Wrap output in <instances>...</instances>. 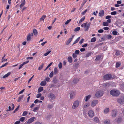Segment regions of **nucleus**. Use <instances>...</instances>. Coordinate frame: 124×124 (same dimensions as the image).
<instances>
[{"label":"nucleus","instance_id":"a18cd8bd","mask_svg":"<svg viewBox=\"0 0 124 124\" xmlns=\"http://www.w3.org/2000/svg\"><path fill=\"white\" fill-rule=\"evenodd\" d=\"M25 118L24 117H22L20 118L19 120L21 122H23Z\"/></svg>","mask_w":124,"mask_h":124},{"label":"nucleus","instance_id":"69168bd1","mask_svg":"<svg viewBox=\"0 0 124 124\" xmlns=\"http://www.w3.org/2000/svg\"><path fill=\"white\" fill-rule=\"evenodd\" d=\"M72 56L74 58H75L77 57V55H76V54L75 53H73V54Z\"/></svg>","mask_w":124,"mask_h":124},{"label":"nucleus","instance_id":"2f4dec72","mask_svg":"<svg viewBox=\"0 0 124 124\" xmlns=\"http://www.w3.org/2000/svg\"><path fill=\"white\" fill-rule=\"evenodd\" d=\"M102 25L104 26H108V24L106 22H104L103 23Z\"/></svg>","mask_w":124,"mask_h":124},{"label":"nucleus","instance_id":"6e6552de","mask_svg":"<svg viewBox=\"0 0 124 124\" xmlns=\"http://www.w3.org/2000/svg\"><path fill=\"white\" fill-rule=\"evenodd\" d=\"M55 95L52 93H50L48 95V97L51 100H53L55 98Z\"/></svg>","mask_w":124,"mask_h":124},{"label":"nucleus","instance_id":"39448f33","mask_svg":"<svg viewBox=\"0 0 124 124\" xmlns=\"http://www.w3.org/2000/svg\"><path fill=\"white\" fill-rule=\"evenodd\" d=\"M117 102L119 103L123 104L124 102V96H122L117 99Z\"/></svg>","mask_w":124,"mask_h":124},{"label":"nucleus","instance_id":"bb28decb","mask_svg":"<svg viewBox=\"0 0 124 124\" xmlns=\"http://www.w3.org/2000/svg\"><path fill=\"white\" fill-rule=\"evenodd\" d=\"M11 74L10 72H9L7 73V74L5 75L4 76H3V78L7 77Z\"/></svg>","mask_w":124,"mask_h":124},{"label":"nucleus","instance_id":"72a5a7b5","mask_svg":"<svg viewBox=\"0 0 124 124\" xmlns=\"http://www.w3.org/2000/svg\"><path fill=\"white\" fill-rule=\"evenodd\" d=\"M86 0H84L82 4V6L80 7L79 9H81L82 8L83 6L85 4L86 2Z\"/></svg>","mask_w":124,"mask_h":124},{"label":"nucleus","instance_id":"cd10ccee","mask_svg":"<svg viewBox=\"0 0 124 124\" xmlns=\"http://www.w3.org/2000/svg\"><path fill=\"white\" fill-rule=\"evenodd\" d=\"M54 73L55 74H57L58 72V71L57 68L56 67L54 68Z\"/></svg>","mask_w":124,"mask_h":124},{"label":"nucleus","instance_id":"6e6d98bb","mask_svg":"<svg viewBox=\"0 0 124 124\" xmlns=\"http://www.w3.org/2000/svg\"><path fill=\"white\" fill-rule=\"evenodd\" d=\"M91 54V53H88L87 54H86V57H89L90 55Z\"/></svg>","mask_w":124,"mask_h":124},{"label":"nucleus","instance_id":"1a4fd4ad","mask_svg":"<svg viewBox=\"0 0 124 124\" xmlns=\"http://www.w3.org/2000/svg\"><path fill=\"white\" fill-rule=\"evenodd\" d=\"M33 33H29L27 37V40L28 41H30L31 39V36H33Z\"/></svg>","mask_w":124,"mask_h":124},{"label":"nucleus","instance_id":"c03bdc74","mask_svg":"<svg viewBox=\"0 0 124 124\" xmlns=\"http://www.w3.org/2000/svg\"><path fill=\"white\" fill-rule=\"evenodd\" d=\"M117 14V12L116 11H113L111 13V14L112 15H115Z\"/></svg>","mask_w":124,"mask_h":124},{"label":"nucleus","instance_id":"de8ad7c7","mask_svg":"<svg viewBox=\"0 0 124 124\" xmlns=\"http://www.w3.org/2000/svg\"><path fill=\"white\" fill-rule=\"evenodd\" d=\"M50 52H51V51L50 50L47 53H46L44 54V56H46L48 54H49L50 53Z\"/></svg>","mask_w":124,"mask_h":124},{"label":"nucleus","instance_id":"338daca9","mask_svg":"<svg viewBox=\"0 0 124 124\" xmlns=\"http://www.w3.org/2000/svg\"><path fill=\"white\" fill-rule=\"evenodd\" d=\"M53 107V106L52 105H49L48 106V107L49 108H52Z\"/></svg>","mask_w":124,"mask_h":124},{"label":"nucleus","instance_id":"4be33fe9","mask_svg":"<svg viewBox=\"0 0 124 124\" xmlns=\"http://www.w3.org/2000/svg\"><path fill=\"white\" fill-rule=\"evenodd\" d=\"M91 97V95H89L86 96L85 98V101L86 102L88 100L90 99Z\"/></svg>","mask_w":124,"mask_h":124},{"label":"nucleus","instance_id":"0eeeda50","mask_svg":"<svg viewBox=\"0 0 124 124\" xmlns=\"http://www.w3.org/2000/svg\"><path fill=\"white\" fill-rule=\"evenodd\" d=\"M94 113L93 111L92 110L89 111L88 112V115L91 118H92L94 115Z\"/></svg>","mask_w":124,"mask_h":124},{"label":"nucleus","instance_id":"7c9ffc66","mask_svg":"<svg viewBox=\"0 0 124 124\" xmlns=\"http://www.w3.org/2000/svg\"><path fill=\"white\" fill-rule=\"evenodd\" d=\"M68 60L70 63H71L72 62V58L71 57H69L68 58Z\"/></svg>","mask_w":124,"mask_h":124},{"label":"nucleus","instance_id":"f8f14e48","mask_svg":"<svg viewBox=\"0 0 124 124\" xmlns=\"http://www.w3.org/2000/svg\"><path fill=\"white\" fill-rule=\"evenodd\" d=\"M117 111L116 110H113L112 111V116L113 117H115L116 116L117 113Z\"/></svg>","mask_w":124,"mask_h":124},{"label":"nucleus","instance_id":"f704fd0d","mask_svg":"<svg viewBox=\"0 0 124 124\" xmlns=\"http://www.w3.org/2000/svg\"><path fill=\"white\" fill-rule=\"evenodd\" d=\"M121 52L119 51L116 50V52L115 54V55L116 56H118L120 54Z\"/></svg>","mask_w":124,"mask_h":124},{"label":"nucleus","instance_id":"7ed1b4c3","mask_svg":"<svg viewBox=\"0 0 124 124\" xmlns=\"http://www.w3.org/2000/svg\"><path fill=\"white\" fill-rule=\"evenodd\" d=\"M80 102L78 100L75 101L73 103L72 106V108L73 109H75L77 108L79 105Z\"/></svg>","mask_w":124,"mask_h":124},{"label":"nucleus","instance_id":"c756f323","mask_svg":"<svg viewBox=\"0 0 124 124\" xmlns=\"http://www.w3.org/2000/svg\"><path fill=\"white\" fill-rule=\"evenodd\" d=\"M51 117V116L50 115H46L45 116V118L47 120L49 119Z\"/></svg>","mask_w":124,"mask_h":124},{"label":"nucleus","instance_id":"473e14b6","mask_svg":"<svg viewBox=\"0 0 124 124\" xmlns=\"http://www.w3.org/2000/svg\"><path fill=\"white\" fill-rule=\"evenodd\" d=\"M80 38V37L78 38L73 43V45L77 43L78 42V41H79V40Z\"/></svg>","mask_w":124,"mask_h":124},{"label":"nucleus","instance_id":"052dcab7","mask_svg":"<svg viewBox=\"0 0 124 124\" xmlns=\"http://www.w3.org/2000/svg\"><path fill=\"white\" fill-rule=\"evenodd\" d=\"M50 79V78H49L47 77L46 78L45 80L46 81L48 82L49 81Z\"/></svg>","mask_w":124,"mask_h":124},{"label":"nucleus","instance_id":"423d86ee","mask_svg":"<svg viewBox=\"0 0 124 124\" xmlns=\"http://www.w3.org/2000/svg\"><path fill=\"white\" fill-rule=\"evenodd\" d=\"M112 77L111 75L110 74H107L103 77L104 80H105L110 79Z\"/></svg>","mask_w":124,"mask_h":124},{"label":"nucleus","instance_id":"864d4df0","mask_svg":"<svg viewBox=\"0 0 124 124\" xmlns=\"http://www.w3.org/2000/svg\"><path fill=\"white\" fill-rule=\"evenodd\" d=\"M79 53V51L78 50H76L75 52V54H78Z\"/></svg>","mask_w":124,"mask_h":124},{"label":"nucleus","instance_id":"20e7f679","mask_svg":"<svg viewBox=\"0 0 124 124\" xmlns=\"http://www.w3.org/2000/svg\"><path fill=\"white\" fill-rule=\"evenodd\" d=\"M103 94V92L102 90H99L95 93V96L97 98H99L101 97Z\"/></svg>","mask_w":124,"mask_h":124},{"label":"nucleus","instance_id":"2eb2a0df","mask_svg":"<svg viewBox=\"0 0 124 124\" xmlns=\"http://www.w3.org/2000/svg\"><path fill=\"white\" fill-rule=\"evenodd\" d=\"M34 119V118L33 117L30 118L27 122V123L26 122V124H30L33 122Z\"/></svg>","mask_w":124,"mask_h":124},{"label":"nucleus","instance_id":"ea45409f","mask_svg":"<svg viewBox=\"0 0 124 124\" xmlns=\"http://www.w3.org/2000/svg\"><path fill=\"white\" fill-rule=\"evenodd\" d=\"M120 65V63L119 62H117L116 63V68H118L119 67Z\"/></svg>","mask_w":124,"mask_h":124},{"label":"nucleus","instance_id":"e2e57ef3","mask_svg":"<svg viewBox=\"0 0 124 124\" xmlns=\"http://www.w3.org/2000/svg\"><path fill=\"white\" fill-rule=\"evenodd\" d=\"M107 38L108 39H110L111 37V36L110 35H107Z\"/></svg>","mask_w":124,"mask_h":124},{"label":"nucleus","instance_id":"0e129e2a","mask_svg":"<svg viewBox=\"0 0 124 124\" xmlns=\"http://www.w3.org/2000/svg\"><path fill=\"white\" fill-rule=\"evenodd\" d=\"M98 32L99 33H102L103 32V30L102 29H100L98 31Z\"/></svg>","mask_w":124,"mask_h":124},{"label":"nucleus","instance_id":"f03ea898","mask_svg":"<svg viewBox=\"0 0 124 124\" xmlns=\"http://www.w3.org/2000/svg\"><path fill=\"white\" fill-rule=\"evenodd\" d=\"M90 24L91 23H90L87 22L83 23L81 25V26L82 27H84L85 28V31H87L88 30Z\"/></svg>","mask_w":124,"mask_h":124},{"label":"nucleus","instance_id":"79ce46f5","mask_svg":"<svg viewBox=\"0 0 124 124\" xmlns=\"http://www.w3.org/2000/svg\"><path fill=\"white\" fill-rule=\"evenodd\" d=\"M80 29V28L79 27H78L76 28L74 30L75 31H79Z\"/></svg>","mask_w":124,"mask_h":124},{"label":"nucleus","instance_id":"aec40b11","mask_svg":"<svg viewBox=\"0 0 124 124\" xmlns=\"http://www.w3.org/2000/svg\"><path fill=\"white\" fill-rule=\"evenodd\" d=\"M46 84V82L45 81H43L41 82L40 85L42 86H45Z\"/></svg>","mask_w":124,"mask_h":124},{"label":"nucleus","instance_id":"b1692460","mask_svg":"<svg viewBox=\"0 0 124 124\" xmlns=\"http://www.w3.org/2000/svg\"><path fill=\"white\" fill-rule=\"evenodd\" d=\"M90 105V104L89 103H85L83 106V107L84 108H86L88 107Z\"/></svg>","mask_w":124,"mask_h":124},{"label":"nucleus","instance_id":"9d476101","mask_svg":"<svg viewBox=\"0 0 124 124\" xmlns=\"http://www.w3.org/2000/svg\"><path fill=\"white\" fill-rule=\"evenodd\" d=\"M98 103V101L97 100H95L92 101L91 103V106L92 107H94Z\"/></svg>","mask_w":124,"mask_h":124},{"label":"nucleus","instance_id":"3c124183","mask_svg":"<svg viewBox=\"0 0 124 124\" xmlns=\"http://www.w3.org/2000/svg\"><path fill=\"white\" fill-rule=\"evenodd\" d=\"M121 89L123 91H124V85L122 84L121 85Z\"/></svg>","mask_w":124,"mask_h":124},{"label":"nucleus","instance_id":"dca6fc26","mask_svg":"<svg viewBox=\"0 0 124 124\" xmlns=\"http://www.w3.org/2000/svg\"><path fill=\"white\" fill-rule=\"evenodd\" d=\"M93 121L96 123H98L99 120V118L97 117H95L93 119Z\"/></svg>","mask_w":124,"mask_h":124},{"label":"nucleus","instance_id":"a878e982","mask_svg":"<svg viewBox=\"0 0 124 124\" xmlns=\"http://www.w3.org/2000/svg\"><path fill=\"white\" fill-rule=\"evenodd\" d=\"M43 87L40 86L38 89V93H40L43 90Z\"/></svg>","mask_w":124,"mask_h":124},{"label":"nucleus","instance_id":"393cba45","mask_svg":"<svg viewBox=\"0 0 124 124\" xmlns=\"http://www.w3.org/2000/svg\"><path fill=\"white\" fill-rule=\"evenodd\" d=\"M71 38H69L67 41L66 42V45H68L69 44V43L72 40Z\"/></svg>","mask_w":124,"mask_h":124},{"label":"nucleus","instance_id":"a19ab883","mask_svg":"<svg viewBox=\"0 0 124 124\" xmlns=\"http://www.w3.org/2000/svg\"><path fill=\"white\" fill-rule=\"evenodd\" d=\"M43 64H42L41 65H40L39 68L38 70H41L43 67Z\"/></svg>","mask_w":124,"mask_h":124},{"label":"nucleus","instance_id":"4c0bfd02","mask_svg":"<svg viewBox=\"0 0 124 124\" xmlns=\"http://www.w3.org/2000/svg\"><path fill=\"white\" fill-rule=\"evenodd\" d=\"M58 67L59 69H61L62 68V63L61 62H59L58 65Z\"/></svg>","mask_w":124,"mask_h":124},{"label":"nucleus","instance_id":"49530a36","mask_svg":"<svg viewBox=\"0 0 124 124\" xmlns=\"http://www.w3.org/2000/svg\"><path fill=\"white\" fill-rule=\"evenodd\" d=\"M28 112L26 111H24L22 114V116H25L27 114Z\"/></svg>","mask_w":124,"mask_h":124},{"label":"nucleus","instance_id":"09e8293b","mask_svg":"<svg viewBox=\"0 0 124 124\" xmlns=\"http://www.w3.org/2000/svg\"><path fill=\"white\" fill-rule=\"evenodd\" d=\"M85 16H84V17L82 18L80 20L79 22V23H80L81 22H82L85 19Z\"/></svg>","mask_w":124,"mask_h":124},{"label":"nucleus","instance_id":"8fccbe9b","mask_svg":"<svg viewBox=\"0 0 124 124\" xmlns=\"http://www.w3.org/2000/svg\"><path fill=\"white\" fill-rule=\"evenodd\" d=\"M71 19H70L69 20H67L66 22L65 23V24L66 25L67 24H68L71 21Z\"/></svg>","mask_w":124,"mask_h":124},{"label":"nucleus","instance_id":"412c9836","mask_svg":"<svg viewBox=\"0 0 124 124\" xmlns=\"http://www.w3.org/2000/svg\"><path fill=\"white\" fill-rule=\"evenodd\" d=\"M46 17V15H43L42 17L40 18V21L41 22L43 21V22L44 21V19H45Z\"/></svg>","mask_w":124,"mask_h":124},{"label":"nucleus","instance_id":"774afa93","mask_svg":"<svg viewBox=\"0 0 124 124\" xmlns=\"http://www.w3.org/2000/svg\"><path fill=\"white\" fill-rule=\"evenodd\" d=\"M111 20L110 19H109L107 21V22H108V24L110 23L111 22Z\"/></svg>","mask_w":124,"mask_h":124},{"label":"nucleus","instance_id":"37998d69","mask_svg":"<svg viewBox=\"0 0 124 124\" xmlns=\"http://www.w3.org/2000/svg\"><path fill=\"white\" fill-rule=\"evenodd\" d=\"M23 96L22 95L21 96L19 97V99L17 101L18 102H19L23 98Z\"/></svg>","mask_w":124,"mask_h":124},{"label":"nucleus","instance_id":"9b49d317","mask_svg":"<svg viewBox=\"0 0 124 124\" xmlns=\"http://www.w3.org/2000/svg\"><path fill=\"white\" fill-rule=\"evenodd\" d=\"M70 98L71 99H73L75 95V93L73 91L70 92Z\"/></svg>","mask_w":124,"mask_h":124},{"label":"nucleus","instance_id":"c9c22d12","mask_svg":"<svg viewBox=\"0 0 124 124\" xmlns=\"http://www.w3.org/2000/svg\"><path fill=\"white\" fill-rule=\"evenodd\" d=\"M104 123L105 124H109L110 121L108 119L106 120L105 121Z\"/></svg>","mask_w":124,"mask_h":124},{"label":"nucleus","instance_id":"a211bd4d","mask_svg":"<svg viewBox=\"0 0 124 124\" xmlns=\"http://www.w3.org/2000/svg\"><path fill=\"white\" fill-rule=\"evenodd\" d=\"M25 0H23L20 6V8H21L22 7L25 5Z\"/></svg>","mask_w":124,"mask_h":124},{"label":"nucleus","instance_id":"680f3d73","mask_svg":"<svg viewBox=\"0 0 124 124\" xmlns=\"http://www.w3.org/2000/svg\"><path fill=\"white\" fill-rule=\"evenodd\" d=\"M76 9V8H74L71 11V13H72V12H74L75 11V10Z\"/></svg>","mask_w":124,"mask_h":124},{"label":"nucleus","instance_id":"13d9d810","mask_svg":"<svg viewBox=\"0 0 124 124\" xmlns=\"http://www.w3.org/2000/svg\"><path fill=\"white\" fill-rule=\"evenodd\" d=\"M41 95V93H39L37 94L36 97L37 98H39L40 97Z\"/></svg>","mask_w":124,"mask_h":124},{"label":"nucleus","instance_id":"e433bc0d","mask_svg":"<svg viewBox=\"0 0 124 124\" xmlns=\"http://www.w3.org/2000/svg\"><path fill=\"white\" fill-rule=\"evenodd\" d=\"M96 39L95 37L91 39V42H94L95 41Z\"/></svg>","mask_w":124,"mask_h":124},{"label":"nucleus","instance_id":"58836bf2","mask_svg":"<svg viewBox=\"0 0 124 124\" xmlns=\"http://www.w3.org/2000/svg\"><path fill=\"white\" fill-rule=\"evenodd\" d=\"M54 72L53 71H52L50 73L49 75V76L50 78L52 77L54 75Z\"/></svg>","mask_w":124,"mask_h":124},{"label":"nucleus","instance_id":"4d7b16f0","mask_svg":"<svg viewBox=\"0 0 124 124\" xmlns=\"http://www.w3.org/2000/svg\"><path fill=\"white\" fill-rule=\"evenodd\" d=\"M101 58V56H98L96 57V60H99Z\"/></svg>","mask_w":124,"mask_h":124},{"label":"nucleus","instance_id":"5fc2aeb1","mask_svg":"<svg viewBox=\"0 0 124 124\" xmlns=\"http://www.w3.org/2000/svg\"><path fill=\"white\" fill-rule=\"evenodd\" d=\"M112 33L114 35H116L117 34V32L116 31H113L112 32Z\"/></svg>","mask_w":124,"mask_h":124},{"label":"nucleus","instance_id":"f257e3e1","mask_svg":"<svg viewBox=\"0 0 124 124\" xmlns=\"http://www.w3.org/2000/svg\"><path fill=\"white\" fill-rule=\"evenodd\" d=\"M110 93L111 95L115 97L118 96L120 93L119 91L116 89H113L111 90Z\"/></svg>","mask_w":124,"mask_h":124},{"label":"nucleus","instance_id":"603ef678","mask_svg":"<svg viewBox=\"0 0 124 124\" xmlns=\"http://www.w3.org/2000/svg\"><path fill=\"white\" fill-rule=\"evenodd\" d=\"M38 109L39 108L38 107H36L34 108L33 111L34 112L36 111L37 110H38Z\"/></svg>","mask_w":124,"mask_h":124},{"label":"nucleus","instance_id":"c85d7f7f","mask_svg":"<svg viewBox=\"0 0 124 124\" xmlns=\"http://www.w3.org/2000/svg\"><path fill=\"white\" fill-rule=\"evenodd\" d=\"M109 109L108 108H107L105 109L104 110V112L105 114L108 113L109 111Z\"/></svg>","mask_w":124,"mask_h":124},{"label":"nucleus","instance_id":"ddd939ff","mask_svg":"<svg viewBox=\"0 0 124 124\" xmlns=\"http://www.w3.org/2000/svg\"><path fill=\"white\" fill-rule=\"evenodd\" d=\"M112 83H113L111 82L105 83L103 84V86L106 87H109L110 85H112Z\"/></svg>","mask_w":124,"mask_h":124},{"label":"nucleus","instance_id":"4468645a","mask_svg":"<svg viewBox=\"0 0 124 124\" xmlns=\"http://www.w3.org/2000/svg\"><path fill=\"white\" fill-rule=\"evenodd\" d=\"M115 120L118 123H119L122 121V119L121 117H119L116 118Z\"/></svg>","mask_w":124,"mask_h":124},{"label":"nucleus","instance_id":"5701e85b","mask_svg":"<svg viewBox=\"0 0 124 124\" xmlns=\"http://www.w3.org/2000/svg\"><path fill=\"white\" fill-rule=\"evenodd\" d=\"M79 80L78 79H74L73 81V83L74 84H76L79 81Z\"/></svg>","mask_w":124,"mask_h":124},{"label":"nucleus","instance_id":"6ab92c4d","mask_svg":"<svg viewBox=\"0 0 124 124\" xmlns=\"http://www.w3.org/2000/svg\"><path fill=\"white\" fill-rule=\"evenodd\" d=\"M33 32L34 35L35 36L37 35L38 33L37 30L36 29H34L33 30Z\"/></svg>","mask_w":124,"mask_h":124},{"label":"nucleus","instance_id":"f3484780","mask_svg":"<svg viewBox=\"0 0 124 124\" xmlns=\"http://www.w3.org/2000/svg\"><path fill=\"white\" fill-rule=\"evenodd\" d=\"M104 11L103 10H101L99 13V16H104Z\"/></svg>","mask_w":124,"mask_h":124},{"label":"nucleus","instance_id":"bf43d9fd","mask_svg":"<svg viewBox=\"0 0 124 124\" xmlns=\"http://www.w3.org/2000/svg\"><path fill=\"white\" fill-rule=\"evenodd\" d=\"M87 11V9H86L81 14L82 15H84L86 13V11Z\"/></svg>","mask_w":124,"mask_h":124}]
</instances>
